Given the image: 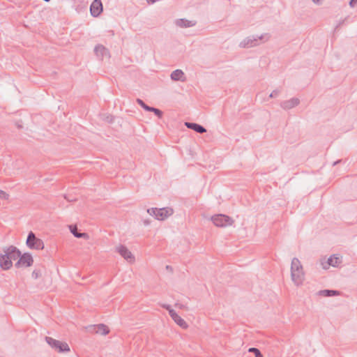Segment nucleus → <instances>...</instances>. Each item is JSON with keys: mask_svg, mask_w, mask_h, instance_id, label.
<instances>
[{"mask_svg": "<svg viewBox=\"0 0 357 357\" xmlns=\"http://www.w3.org/2000/svg\"><path fill=\"white\" fill-rule=\"evenodd\" d=\"M21 251L14 245L3 248V253L0 254V268L3 270H9L13 266V260H16Z\"/></svg>", "mask_w": 357, "mask_h": 357, "instance_id": "nucleus-1", "label": "nucleus"}, {"mask_svg": "<svg viewBox=\"0 0 357 357\" xmlns=\"http://www.w3.org/2000/svg\"><path fill=\"white\" fill-rule=\"evenodd\" d=\"M291 277L296 286L301 285L304 280V272L301 261L298 258H293L291 264Z\"/></svg>", "mask_w": 357, "mask_h": 357, "instance_id": "nucleus-2", "label": "nucleus"}, {"mask_svg": "<svg viewBox=\"0 0 357 357\" xmlns=\"http://www.w3.org/2000/svg\"><path fill=\"white\" fill-rule=\"evenodd\" d=\"M269 39L268 34L264 33L261 34V36H251L245 38L244 40H243L240 44L239 46L242 48H249L252 47H255L257 45H259V40H264V41H266Z\"/></svg>", "mask_w": 357, "mask_h": 357, "instance_id": "nucleus-3", "label": "nucleus"}, {"mask_svg": "<svg viewBox=\"0 0 357 357\" xmlns=\"http://www.w3.org/2000/svg\"><path fill=\"white\" fill-rule=\"evenodd\" d=\"M147 213L158 220H164L172 215L173 209L168 207L162 208H151L147 209Z\"/></svg>", "mask_w": 357, "mask_h": 357, "instance_id": "nucleus-4", "label": "nucleus"}, {"mask_svg": "<svg viewBox=\"0 0 357 357\" xmlns=\"http://www.w3.org/2000/svg\"><path fill=\"white\" fill-rule=\"evenodd\" d=\"M26 244L30 249L38 250H43L45 247L43 240L37 238L33 231L28 234Z\"/></svg>", "mask_w": 357, "mask_h": 357, "instance_id": "nucleus-5", "label": "nucleus"}, {"mask_svg": "<svg viewBox=\"0 0 357 357\" xmlns=\"http://www.w3.org/2000/svg\"><path fill=\"white\" fill-rule=\"evenodd\" d=\"M213 224L219 227H225L232 225L234 220L229 216L225 214H217L211 218Z\"/></svg>", "mask_w": 357, "mask_h": 357, "instance_id": "nucleus-6", "label": "nucleus"}, {"mask_svg": "<svg viewBox=\"0 0 357 357\" xmlns=\"http://www.w3.org/2000/svg\"><path fill=\"white\" fill-rule=\"evenodd\" d=\"M45 341L52 349L58 352H68L70 351V347L66 342H61L51 337H45Z\"/></svg>", "mask_w": 357, "mask_h": 357, "instance_id": "nucleus-7", "label": "nucleus"}, {"mask_svg": "<svg viewBox=\"0 0 357 357\" xmlns=\"http://www.w3.org/2000/svg\"><path fill=\"white\" fill-rule=\"evenodd\" d=\"M18 258V261L15 264L16 268L30 267L33 264V259L29 252L21 253V255H20Z\"/></svg>", "mask_w": 357, "mask_h": 357, "instance_id": "nucleus-8", "label": "nucleus"}, {"mask_svg": "<svg viewBox=\"0 0 357 357\" xmlns=\"http://www.w3.org/2000/svg\"><path fill=\"white\" fill-rule=\"evenodd\" d=\"M116 251L123 257L127 261L133 263L135 257L132 252L123 245H120L116 248Z\"/></svg>", "mask_w": 357, "mask_h": 357, "instance_id": "nucleus-9", "label": "nucleus"}, {"mask_svg": "<svg viewBox=\"0 0 357 357\" xmlns=\"http://www.w3.org/2000/svg\"><path fill=\"white\" fill-rule=\"evenodd\" d=\"M102 10L103 6L101 0H94L90 6V12L93 17H98Z\"/></svg>", "mask_w": 357, "mask_h": 357, "instance_id": "nucleus-10", "label": "nucleus"}, {"mask_svg": "<svg viewBox=\"0 0 357 357\" xmlns=\"http://www.w3.org/2000/svg\"><path fill=\"white\" fill-rule=\"evenodd\" d=\"M169 316L179 326L182 328H187L188 327V324L182 319L175 310H169Z\"/></svg>", "mask_w": 357, "mask_h": 357, "instance_id": "nucleus-11", "label": "nucleus"}, {"mask_svg": "<svg viewBox=\"0 0 357 357\" xmlns=\"http://www.w3.org/2000/svg\"><path fill=\"white\" fill-rule=\"evenodd\" d=\"M300 103V100L297 98H292L288 100L282 101L280 103L281 107L284 109H290L297 106Z\"/></svg>", "mask_w": 357, "mask_h": 357, "instance_id": "nucleus-12", "label": "nucleus"}, {"mask_svg": "<svg viewBox=\"0 0 357 357\" xmlns=\"http://www.w3.org/2000/svg\"><path fill=\"white\" fill-rule=\"evenodd\" d=\"M185 125L188 128L191 129L199 134H202L206 132V129L203 126L196 123L185 122Z\"/></svg>", "mask_w": 357, "mask_h": 357, "instance_id": "nucleus-13", "label": "nucleus"}, {"mask_svg": "<svg viewBox=\"0 0 357 357\" xmlns=\"http://www.w3.org/2000/svg\"><path fill=\"white\" fill-rule=\"evenodd\" d=\"M341 262L339 257H335V255L331 256L326 261V263L322 262L323 268L326 269L330 266H332L333 267L337 266L338 264Z\"/></svg>", "mask_w": 357, "mask_h": 357, "instance_id": "nucleus-14", "label": "nucleus"}, {"mask_svg": "<svg viewBox=\"0 0 357 357\" xmlns=\"http://www.w3.org/2000/svg\"><path fill=\"white\" fill-rule=\"evenodd\" d=\"M92 327L96 333H98L100 335H105L108 334L109 332V328L103 324L94 325Z\"/></svg>", "mask_w": 357, "mask_h": 357, "instance_id": "nucleus-15", "label": "nucleus"}, {"mask_svg": "<svg viewBox=\"0 0 357 357\" xmlns=\"http://www.w3.org/2000/svg\"><path fill=\"white\" fill-rule=\"evenodd\" d=\"M175 24L181 28H188L195 25V22L186 19H178L176 20Z\"/></svg>", "mask_w": 357, "mask_h": 357, "instance_id": "nucleus-16", "label": "nucleus"}, {"mask_svg": "<svg viewBox=\"0 0 357 357\" xmlns=\"http://www.w3.org/2000/svg\"><path fill=\"white\" fill-rule=\"evenodd\" d=\"M171 79L174 81H185L183 72L180 69H176L171 73Z\"/></svg>", "mask_w": 357, "mask_h": 357, "instance_id": "nucleus-17", "label": "nucleus"}, {"mask_svg": "<svg viewBox=\"0 0 357 357\" xmlns=\"http://www.w3.org/2000/svg\"><path fill=\"white\" fill-rule=\"evenodd\" d=\"M340 292L337 290L324 289L318 291V295L325 297H331L334 296H339Z\"/></svg>", "mask_w": 357, "mask_h": 357, "instance_id": "nucleus-18", "label": "nucleus"}, {"mask_svg": "<svg viewBox=\"0 0 357 357\" xmlns=\"http://www.w3.org/2000/svg\"><path fill=\"white\" fill-rule=\"evenodd\" d=\"M70 229L71 233L75 236L76 238H86L88 236V234L86 233H80L77 231V227L75 225H70Z\"/></svg>", "mask_w": 357, "mask_h": 357, "instance_id": "nucleus-19", "label": "nucleus"}, {"mask_svg": "<svg viewBox=\"0 0 357 357\" xmlns=\"http://www.w3.org/2000/svg\"><path fill=\"white\" fill-rule=\"evenodd\" d=\"M94 52L98 56H103L107 50L102 45H97L94 48Z\"/></svg>", "mask_w": 357, "mask_h": 357, "instance_id": "nucleus-20", "label": "nucleus"}, {"mask_svg": "<svg viewBox=\"0 0 357 357\" xmlns=\"http://www.w3.org/2000/svg\"><path fill=\"white\" fill-rule=\"evenodd\" d=\"M137 102L138 103V105H139L144 109H145L146 111L147 112H150V110L151 109V106H149L147 105L142 100H141L140 98H137Z\"/></svg>", "mask_w": 357, "mask_h": 357, "instance_id": "nucleus-21", "label": "nucleus"}, {"mask_svg": "<svg viewBox=\"0 0 357 357\" xmlns=\"http://www.w3.org/2000/svg\"><path fill=\"white\" fill-rule=\"evenodd\" d=\"M248 352L252 353L255 357H261V356L262 355L260 350L255 347L249 348Z\"/></svg>", "mask_w": 357, "mask_h": 357, "instance_id": "nucleus-22", "label": "nucleus"}, {"mask_svg": "<svg viewBox=\"0 0 357 357\" xmlns=\"http://www.w3.org/2000/svg\"><path fill=\"white\" fill-rule=\"evenodd\" d=\"M150 112H153L155 115L157 116L159 119H161L163 116V112L162 110L153 107H151Z\"/></svg>", "mask_w": 357, "mask_h": 357, "instance_id": "nucleus-23", "label": "nucleus"}, {"mask_svg": "<svg viewBox=\"0 0 357 357\" xmlns=\"http://www.w3.org/2000/svg\"><path fill=\"white\" fill-rule=\"evenodd\" d=\"M31 276L33 279H38L41 276V271L38 269H35L32 272Z\"/></svg>", "mask_w": 357, "mask_h": 357, "instance_id": "nucleus-24", "label": "nucleus"}, {"mask_svg": "<svg viewBox=\"0 0 357 357\" xmlns=\"http://www.w3.org/2000/svg\"><path fill=\"white\" fill-rule=\"evenodd\" d=\"M9 195L5 191L0 190V198L2 199H8Z\"/></svg>", "mask_w": 357, "mask_h": 357, "instance_id": "nucleus-25", "label": "nucleus"}, {"mask_svg": "<svg viewBox=\"0 0 357 357\" xmlns=\"http://www.w3.org/2000/svg\"><path fill=\"white\" fill-rule=\"evenodd\" d=\"M280 92V91L279 90H278V89L274 90V91H273V92L270 94L269 97H270V98H275V97H277V96L279 95Z\"/></svg>", "mask_w": 357, "mask_h": 357, "instance_id": "nucleus-26", "label": "nucleus"}, {"mask_svg": "<svg viewBox=\"0 0 357 357\" xmlns=\"http://www.w3.org/2000/svg\"><path fill=\"white\" fill-rule=\"evenodd\" d=\"M356 4H357V0H350V1H349V6H350L351 8L355 7Z\"/></svg>", "mask_w": 357, "mask_h": 357, "instance_id": "nucleus-27", "label": "nucleus"}, {"mask_svg": "<svg viewBox=\"0 0 357 357\" xmlns=\"http://www.w3.org/2000/svg\"><path fill=\"white\" fill-rule=\"evenodd\" d=\"M162 307L166 310H167L169 312V310H174L173 309L171 308V306L169 305H167V304H164L162 305Z\"/></svg>", "mask_w": 357, "mask_h": 357, "instance_id": "nucleus-28", "label": "nucleus"}, {"mask_svg": "<svg viewBox=\"0 0 357 357\" xmlns=\"http://www.w3.org/2000/svg\"><path fill=\"white\" fill-rule=\"evenodd\" d=\"M344 22V20L340 22L338 24L335 26V31L337 30L342 26V24H343Z\"/></svg>", "mask_w": 357, "mask_h": 357, "instance_id": "nucleus-29", "label": "nucleus"}, {"mask_svg": "<svg viewBox=\"0 0 357 357\" xmlns=\"http://www.w3.org/2000/svg\"><path fill=\"white\" fill-rule=\"evenodd\" d=\"M146 1L148 3L150 4V3H154L156 1V0H146Z\"/></svg>", "mask_w": 357, "mask_h": 357, "instance_id": "nucleus-30", "label": "nucleus"}, {"mask_svg": "<svg viewBox=\"0 0 357 357\" xmlns=\"http://www.w3.org/2000/svg\"><path fill=\"white\" fill-rule=\"evenodd\" d=\"M64 198L67 199L68 202H73L75 201V199H69L67 195H64Z\"/></svg>", "mask_w": 357, "mask_h": 357, "instance_id": "nucleus-31", "label": "nucleus"}, {"mask_svg": "<svg viewBox=\"0 0 357 357\" xmlns=\"http://www.w3.org/2000/svg\"><path fill=\"white\" fill-rule=\"evenodd\" d=\"M144 225H149L150 224V221L148 220H144Z\"/></svg>", "mask_w": 357, "mask_h": 357, "instance_id": "nucleus-32", "label": "nucleus"}, {"mask_svg": "<svg viewBox=\"0 0 357 357\" xmlns=\"http://www.w3.org/2000/svg\"><path fill=\"white\" fill-rule=\"evenodd\" d=\"M166 269L172 271V268L171 266L167 265L166 266Z\"/></svg>", "mask_w": 357, "mask_h": 357, "instance_id": "nucleus-33", "label": "nucleus"}, {"mask_svg": "<svg viewBox=\"0 0 357 357\" xmlns=\"http://www.w3.org/2000/svg\"><path fill=\"white\" fill-rule=\"evenodd\" d=\"M340 162V160H337V161L333 163V165H335L336 164L339 163Z\"/></svg>", "mask_w": 357, "mask_h": 357, "instance_id": "nucleus-34", "label": "nucleus"}, {"mask_svg": "<svg viewBox=\"0 0 357 357\" xmlns=\"http://www.w3.org/2000/svg\"><path fill=\"white\" fill-rule=\"evenodd\" d=\"M312 1L318 3L319 2V0H312Z\"/></svg>", "mask_w": 357, "mask_h": 357, "instance_id": "nucleus-35", "label": "nucleus"}, {"mask_svg": "<svg viewBox=\"0 0 357 357\" xmlns=\"http://www.w3.org/2000/svg\"><path fill=\"white\" fill-rule=\"evenodd\" d=\"M17 126L18 128H22V126L20 125V124H17Z\"/></svg>", "mask_w": 357, "mask_h": 357, "instance_id": "nucleus-36", "label": "nucleus"}, {"mask_svg": "<svg viewBox=\"0 0 357 357\" xmlns=\"http://www.w3.org/2000/svg\"><path fill=\"white\" fill-rule=\"evenodd\" d=\"M43 1H45V2H49V1H50L51 0H43Z\"/></svg>", "mask_w": 357, "mask_h": 357, "instance_id": "nucleus-37", "label": "nucleus"}]
</instances>
